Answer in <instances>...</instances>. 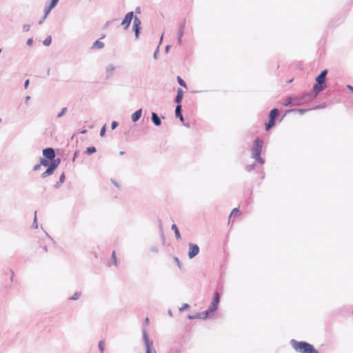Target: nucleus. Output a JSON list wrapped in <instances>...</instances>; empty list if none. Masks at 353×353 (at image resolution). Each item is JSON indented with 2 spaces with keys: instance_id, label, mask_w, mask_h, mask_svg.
Wrapping results in <instances>:
<instances>
[{
  "instance_id": "1",
  "label": "nucleus",
  "mask_w": 353,
  "mask_h": 353,
  "mask_svg": "<svg viewBox=\"0 0 353 353\" xmlns=\"http://www.w3.org/2000/svg\"><path fill=\"white\" fill-rule=\"evenodd\" d=\"M133 19H134V21H133L132 28L135 32L136 38H138L139 35V31L141 30V23L140 19L138 17H134L133 12H130L126 14V15L125 16V18L123 19V20L121 22V26L123 27V28L125 30H126L130 26V24Z\"/></svg>"
},
{
  "instance_id": "2",
  "label": "nucleus",
  "mask_w": 353,
  "mask_h": 353,
  "mask_svg": "<svg viewBox=\"0 0 353 353\" xmlns=\"http://www.w3.org/2000/svg\"><path fill=\"white\" fill-rule=\"evenodd\" d=\"M290 344L293 349L299 353H319L314 346L305 341L291 340Z\"/></svg>"
},
{
  "instance_id": "3",
  "label": "nucleus",
  "mask_w": 353,
  "mask_h": 353,
  "mask_svg": "<svg viewBox=\"0 0 353 353\" xmlns=\"http://www.w3.org/2000/svg\"><path fill=\"white\" fill-rule=\"evenodd\" d=\"M263 141L261 139H256L254 142V145L252 147V157L253 158L260 163H263V161L261 157V152L263 146Z\"/></svg>"
},
{
  "instance_id": "4",
  "label": "nucleus",
  "mask_w": 353,
  "mask_h": 353,
  "mask_svg": "<svg viewBox=\"0 0 353 353\" xmlns=\"http://www.w3.org/2000/svg\"><path fill=\"white\" fill-rule=\"evenodd\" d=\"M327 70H323L321 74L316 78V83L314 85L313 90L316 94L323 90L325 88L323 85L325 81Z\"/></svg>"
},
{
  "instance_id": "5",
  "label": "nucleus",
  "mask_w": 353,
  "mask_h": 353,
  "mask_svg": "<svg viewBox=\"0 0 353 353\" xmlns=\"http://www.w3.org/2000/svg\"><path fill=\"white\" fill-rule=\"evenodd\" d=\"M219 303V294L217 292H216L214 294L213 302L212 303V305L209 307L208 310L205 312L203 317L204 318L208 317L209 314H211V313L214 312L215 310H216Z\"/></svg>"
},
{
  "instance_id": "6",
  "label": "nucleus",
  "mask_w": 353,
  "mask_h": 353,
  "mask_svg": "<svg viewBox=\"0 0 353 353\" xmlns=\"http://www.w3.org/2000/svg\"><path fill=\"white\" fill-rule=\"evenodd\" d=\"M278 110L276 108H274L270 111L269 115V121L268 123L265 125V130L268 131L274 125V120L276 116L278 115Z\"/></svg>"
},
{
  "instance_id": "7",
  "label": "nucleus",
  "mask_w": 353,
  "mask_h": 353,
  "mask_svg": "<svg viewBox=\"0 0 353 353\" xmlns=\"http://www.w3.org/2000/svg\"><path fill=\"white\" fill-rule=\"evenodd\" d=\"M309 94H303L302 97H292V105H300L301 104H303L307 100L305 99V97H309Z\"/></svg>"
},
{
  "instance_id": "8",
  "label": "nucleus",
  "mask_w": 353,
  "mask_h": 353,
  "mask_svg": "<svg viewBox=\"0 0 353 353\" xmlns=\"http://www.w3.org/2000/svg\"><path fill=\"white\" fill-rule=\"evenodd\" d=\"M143 338L146 346V353H156L152 347V341L149 340L145 332H144Z\"/></svg>"
},
{
  "instance_id": "9",
  "label": "nucleus",
  "mask_w": 353,
  "mask_h": 353,
  "mask_svg": "<svg viewBox=\"0 0 353 353\" xmlns=\"http://www.w3.org/2000/svg\"><path fill=\"white\" fill-rule=\"evenodd\" d=\"M199 252V248L198 245L190 243L189 245V252H188V256L189 258L192 259L196 255L198 254Z\"/></svg>"
},
{
  "instance_id": "10",
  "label": "nucleus",
  "mask_w": 353,
  "mask_h": 353,
  "mask_svg": "<svg viewBox=\"0 0 353 353\" xmlns=\"http://www.w3.org/2000/svg\"><path fill=\"white\" fill-rule=\"evenodd\" d=\"M43 156L49 159V160H53L55 157L54 151L52 148H48L46 149H44L43 150Z\"/></svg>"
},
{
  "instance_id": "11",
  "label": "nucleus",
  "mask_w": 353,
  "mask_h": 353,
  "mask_svg": "<svg viewBox=\"0 0 353 353\" xmlns=\"http://www.w3.org/2000/svg\"><path fill=\"white\" fill-rule=\"evenodd\" d=\"M59 0H52L51 2H50V4L46 7L45 8V15H44V19L46 18V17L48 16V14L50 13V12L51 11V10L55 7V6L57 4Z\"/></svg>"
},
{
  "instance_id": "12",
  "label": "nucleus",
  "mask_w": 353,
  "mask_h": 353,
  "mask_svg": "<svg viewBox=\"0 0 353 353\" xmlns=\"http://www.w3.org/2000/svg\"><path fill=\"white\" fill-rule=\"evenodd\" d=\"M183 96V90L181 88H179L177 90V94H176V99H175V101L178 103V105H181L180 103L182 101Z\"/></svg>"
},
{
  "instance_id": "13",
  "label": "nucleus",
  "mask_w": 353,
  "mask_h": 353,
  "mask_svg": "<svg viewBox=\"0 0 353 353\" xmlns=\"http://www.w3.org/2000/svg\"><path fill=\"white\" fill-rule=\"evenodd\" d=\"M152 120L155 125L159 126L161 125V119L155 112L152 114Z\"/></svg>"
},
{
  "instance_id": "14",
  "label": "nucleus",
  "mask_w": 353,
  "mask_h": 353,
  "mask_svg": "<svg viewBox=\"0 0 353 353\" xmlns=\"http://www.w3.org/2000/svg\"><path fill=\"white\" fill-rule=\"evenodd\" d=\"M141 110H139L132 114V120L134 122L138 121L140 119L141 116Z\"/></svg>"
},
{
  "instance_id": "15",
  "label": "nucleus",
  "mask_w": 353,
  "mask_h": 353,
  "mask_svg": "<svg viewBox=\"0 0 353 353\" xmlns=\"http://www.w3.org/2000/svg\"><path fill=\"white\" fill-rule=\"evenodd\" d=\"M104 47V43L99 40H97L92 45V49H101Z\"/></svg>"
},
{
  "instance_id": "16",
  "label": "nucleus",
  "mask_w": 353,
  "mask_h": 353,
  "mask_svg": "<svg viewBox=\"0 0 353 353\" xmlns=\"http://www.w3.org/2000/svg\"><path fill=\"white\" fill-rule=\"evenodd\" d=\"M181 105H177L176 107V110H175V114H176V116L177 117H179L181 121H183V117L181 113Z\"/></svg>"
},
{
  "instance_id": "17",
  "label": "nucleus",
  "mask_w": 353,
  "mask_h": 353,
  "mask_svg": "<svg viewBox=\"0 0 353 353\" xmlns=\"http://www.w3.org/2000/svg\"><path fill=\"white\" fill-rule=\"evenodd\" d=\"M172 229L174 230V234H175V236H176V238L177 239H181V234L179 233V231L178 230V228L177 226L175 225V224H173L172 225Z\"/></svg>"
},
{
  "instance_id": "18",
  "label": "nucleus",
  "mask_w": 353,
  "mask_h": 353,
  "mask_svg": "<svg viewBox=\"0 0 353 353\" xmlns=\"http://www.w3.org/2000/svg\"><path fill=\"white\" fill-rule=\"evenodd\" d=\"M60 162V159H53V161L51 163L50 166L54 170V169L59 165Z\"/></svg>"
},
{
  "instance_id": "19",
  "label": "nucleus",
  "mask_w": 353,
  "mask_h": 353,
  "mask_svg": "<svg viewBox=\"0 0 353 353\" xmlns=\"http://www.w3.org/2000/svg\"><path fill=\"white\" fill-rule=\"evenodd\" d=\"M241 215V212L239 211V210L238 208H234L233 209V210L232 211L230 215V219L232 217V216H240Z\"/></svg>"
},
{
  "instance_id": "20",
  "label": "nucleus",
  "mask_w": 353,
  "mask_h": 353,
  "mask_svg": "<svg viewBox=\"0 0 353 353\" xmlns=\"http://www.w3.org/2000/svg\"><path fill=\"white\" fill-rule=\"evenodd\" d=\"M53 171L54 170L49 165L46 171L42 174L43 177L52 174L53 173Z\"/></svg>"
},
{
  "instance_id": "21",
  "label": "nucleus",
  "mask_w": 353,
  "mask_h": 353,
  "mask_svg": "<svg viewBox=\"0 0 353 353\" xmlns=\"http://www.w3.org/2000/svg\"><path fill=\"white\" fill-rule=\"evenodd\" d=\"M292 97H288L285 101L283 103V106L292 105Z\"/></svg>"
},
{
  "instance_id": "22",
  "label": "nucleus",
  "mask_w": 353,
  "mask_h": 353,
  "mask_svg": "<svg viewBox=\"0 0 353 353\" xmlns=\"http://www.w3.org/2000/svg\"><path fill=\"white\" fill-rule=\"evenodd\" d=\"M96 152V148L94 147H89L86 149V154H91Z\"/></svg>"
},
{
  "instance_id": "23",
  "label": "nucleus",
  "mask_w": 353,
  "mask_h": 353,
  "mask_svg": "<svg viewBox=\"0 0 353 353\" xmlns=\"http://www.w3.org/2000/svg\"><path fill=\"white\" fill-rule=\"evenodd\" d=\"M47 251H48L47 246L46 245H43L41 246L40 250L39 252V254H43L45 253H46Z\"/></svg>"
},
{
  "instance_id": "24",
  "label": "nucleus",
  "mask_w": 353,
  "mask_h": 353,
  "mask_svg": "<svg viewBox=\"0 0 353 353\" xmlns=\"http://www.w3.org/2000/svg\"><path fill=\"white\" fill-rule=\"evenodd\" d=\"M52 42V38L50 36H48L43 42L45 46H49Z\"/></svg>"
},
{
  "instance_id": "25",
  "label": "nucleus",
  "mask_w": 353,
  "mask_h": 353,
  "mask_svg": "<svg viewBox=\"0 0 353 353\" xmlns=\"http://www.w3.org/2000/svg\"><path fill=\"white\" fill-rule=\"evenodd\" d=\"M177 81L180 85L186 88L185 81L180 77H177Z\"/></svg>"
},
{
  "instance_id": "26",
  "label": "nucleus",
  "mask_w": 353,
  "mask_h": 353,
  "mask_svg": "<svg viewBox=\"0 0 353 353\" xmlns=\"http://www.w3.org/2000/svg\"><path fill=\"white\" fill-rule=\"evenodd\" d=\"M99 347L101 352L102 353L104 351V347H105V343L103 341H101L99 343Z\"/></svg>"
},
{
  "instance_id": "27",
  "label": "nucleus",
  "mask_w": 353,
  "mask_h": 353,
  "mask_svg": "<svg viewBox=\"0 0 353 353\" xmlns=\"http://www.w3.org/2000/svg\"><path fill=\"white\" fill-rule=\"evenodd\" d=\"M183 29H184V25L181 26L180 30L179 31V41H181V37L183 36Z\"/></svg>"
},
{
  "instance_id": "28",
  "label": "nucleus",
  "mask_w": 353,
  "mask_h": 353,
  "mask_svg": "<svg viewBox=\"0 0 353 353\" xmlns=\"http://www.w3.org/2000/svg\"><path fill=\"white\" fill-rule=\"evenodd\" d=\"M112 261H113V264L117 265V260H116V256H115V252L114 251H113L112 253Z\"/></svg>"
},
{
  "instance_id": "29",
  "label": "nucleus",
  "mask_w": 353,
  "mask_h": 353,
  "mask_svg": "<svg viewBox=\"0 0 353 353\" xmlns=\"http://www.w3.org/2000/svg\"><path fill=\"white\" fill-rule=\"evenodd\" d=\"M105 125H103L100 131V135L101 137H103L105 132Z\"/></svg>"
},
{
  "instance_id": "30",
  "label": "nucleus",
  "mask_w": 353,
  "mask_h": 353,
  "mask_svg": "<svg viewBox=\"0 0 353 353\" xmlns=\"http://www.w3.org/2000/svg\"><path fill=\"white\" fill-rule=\"evenodd\" d=\"M41 164L44 165V166H48L49 163H48V160L42 159L41 161Z\"/></svg>"
},
{
  "instance_id": "31",
  "label": "nucleus",
  "mask_w": 353,
  "mask_h": 353,
  "mask_svg": "<svg viewBox=\"0 0 353 353\" xmlns=\"http://www.w3.org/2000/svg\"><path fill=\"white\" fill-rule=\"evenodd\" d=\"M8 274H10V281H12V279H13L14 272H13L12 270H8Z\"/></svg>"
},
{
  "instance_id": "32",
  "label": "nucleus",
  "mask_w": 353,
  "mask_h": 353,
  "mask_svg": "<svg viewBox=\"0 0 353 353\" xmlns=\"http://www.w3.org/2000/svg\"><path fill=\"white\" fill-rule=\"evenodd\" d=\"M117 125H118L117 122L113 121L111 124L112 129L114 130V128H116L117 127Z\"/></svg>"
},
{
  "instance_id": "33",
  "label": "nucleus",
  "mask_w": 353,
  "mask_h": 353,
  "mask_svg": "<svg viewBox=\"0 0 353 353\" xmlns=\"http://www.w3.org/2000/svg\"><path fill=\"white\" fill-rule=\"evenodd\" d=\"M188 307H189V305H188V304H187V303H185V304H183V305H182V307H180V310H181V311H182V310H185V309H187V308H188Z\"/></svg>"
},
{
  "instance_id": "34",
  "label": "nucleus",
  "mask_w": 353,
  "mask_h": 353,
  "mask_svg": "<svg viewBox=\"0 0 353 353\" xmlns=\"http://www.w3.org/2000/svg\"><path fill=\"white\" fill-rule=\"evenodd\" d=\"M114 67H112V66H110V68H108L107 69V71H108V72L111 73V72H112L114 71Z\"/></svg>"
},
{
  "instance_id": "35",
  "label": "nucleus",
  "mask_w": 353,
  "mask_h": 353,
  "mask_svg": "<svg viewBox=\"0 0 353 353\" xmlns=\"http://www.w3.org/2000/svg\"><path fill=\"white\" fill-rule=\"evenodd\" d=\"M28 85H29V79H27L24 84V87L26 89L28 88Z\"/></svg>"
},
{
  "instance_id": "36",
  "label": "nucleus",
  "mask_w": 353,
  "mask_h": 353,
  "mask_svg": "<svg viewBox=\"0 0 353 353\" xmlns=\"http://www.w3.org/2000/svg\"><path fill=\"white\" fill-rule=\"evenodd\" d=\"M174 261L177 263L178 266H179V267H181L180 261H179V260L178 259V258L175 257V258H174Z\"/></svg>"
},
{
  "instance_id": "37",
  "label": "nucleus",
  "mask_w": 353,
  "mask_h": 353,
  "mask_svg": "<svg viewBox=\"0 0 353 353\" xmlns=\"http://www.w3.org/2000/svg\"><path fill=\"white\" fill-rule=\"evenodd\" d=\"M64 179H65V175H64V174H61V176H60V181H61V182H63Z\"/></svg>"
},
{
  "instance_id": "38",
  "label": "nucleus",
  "mask_w": 353,
  "mask_h": 353,
  "mask_svg": "<svg viewBox=\"0 0 353 353\" xmlns=\"http://www.w3.org/2000/svg\"><path fill=\"white\" fill-rule=\"evenodd\" d=\"M65 110H66V108H64L62 110L61 113H60V114H59V117H61V115H63V114H64V112H65Z\"/></svg>"
},
{
  "instance_id": "39",
  "label": "nucleus",
  "mask_w": 353,
  "mask_h": 353,
  "mask_svg": "<svg viewBox=\"0 0 353 353\" xmlns=\"http://www.w3.org/2000/svg\"><path fill=\"white\" fill-rule=\"evenodd\" d=\"M40 167H41V165H37L34 166V170H37L40 168Z\"/></svg>"
},
{
  "instance_id": "40",
  "label": "nucleus",
  "mask_w": 353,
  "mask_h": 353,
  "mask_svg": "<svg viewBox=\"0 0 353 353\" xmlns=\"http://www.w3.org/2000/svg\"><path fill=\"white\" fill-rule=\"evenodd\" d=\"M347 88H349V90H350L353 92V87L352 86L348 85Z\"/></svg>"
},
{
  "instance_id": "41",
  "label": "nucleus",
  "mask_w": 353,
  "mask_h": 353,
  "mask_svg": "<svg viewBox=\"0 0 353 353\" xmlns=\"http://www.w3.org/2000/svg\"><path fill=\"white\" fill-rule=\"evenodd\" d=\"M298 111H299L300 113H301V114H303V112H305V110H298Z\"/></svg>"
},
{
  "instance_id": "42",
  "label": "nucleus",
  "mask_w": 353,
  "mask_h": 353,
  "mask_svg": "<svg viewBox=\"0 0 353 353\" xmlns=\"http://www.w3.org/2000/svg\"><path fill=\"white\" fill-rule=\"evenodd\" d=\"M31 43H32V40H31V39H29V40L28 41V44H30Z\"/></svg>"
},
{
  "instance_id": "43",
  "label": "nucleus",
  "mask_w": 353,
  "mask_h": 353,
  "mask_svg": "<svg viewBox=\"0 0 353 353\" xmlns=\"http://www.w3.org/2000/svg\"><path fill=\"white\" fill-rule=\"evenodd\" d=\"M145 321H146V323H149V319L146 318Z\"/></svg>"
},
{
  "instance_id": "44",
  "label": "nucleus",
  "mask_w": 353,
  "mask_h": 353,
  "mask_svg": "<svg viewBox=\"0 0 353 353\" xmlns=\"http://www.w3.org/2000/svg\"><path fill=\"white\" fill-rule=\"evenodd\" d=\"M85 132H86V130H83V131L81 132V133H85Z\"/></svg>"
},
{
  "instance_id": "45",
  "label": "nucleus",
  "mask_w": 353,
  "mask_h": 353,
  "mask_svg": "<svg viewBox=\"0 0 353 353\" xmlns=\"http://www.w3.org/2000/svg\"><path fill=\"white\" fill-rule=\"evenodd\" d=\"M29 99H30V97H26V99H27V100H29Z\"/></svg>"
}]
</instances>
